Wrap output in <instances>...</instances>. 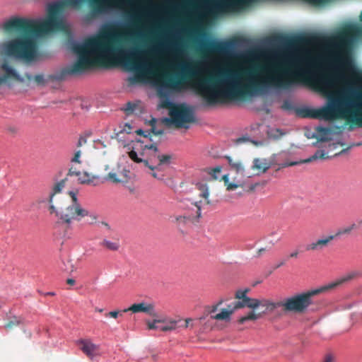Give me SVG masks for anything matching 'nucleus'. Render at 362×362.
<instances>
[{
    "mask_svg": "<svg viewBox=\"0 0 362 362\" xmlns=\"http://www.w3.org/2000/svg\"><path fill=\"white\" fill-rule=\"evenodd\" d=\"M158 148L154 144H146L140 139L132 141L127 146L129 158L135 163L146 167L157 157Z\"/></svg>",
    "mask_w": 362,
    "mask_h": 362,
    "instance_id": "f03ea898",
    "label": "nucleus"
},
{
    "mask_svg": "<svg viewBox=\"0 0 362 362\" xmlns=\"http://www.w3.org/2000/svg\"><path fill=\"white\" fill-rule=\"evenodd\" d=\"M132 129V128L131 125H129V124L127 123L124 124V127L121 130V132H125L126 133L129 134V133H131Z\"/></svg>",
    "mask_w": 362,
    "mask_h": 362,
    "instance_id": "2f4dec72",
    "label": "nucleus"
},
{
    "mask_svg": "<svg viewBox=\"0 0 362 362\" xmlns=\"http://www.w3.org/2000/svg\"><path fill=\"white\" fill-rule=\"evenodd\" d=\"M131 311L133 313H144L151 317H157V312L153 303L141 301L138 303H134L123 312Z\"/></svg>",
    "mask_w": 362,
    "mask_h": 362,
    "instance_id": "9d476101",
    "label": "nucleus"
},
{
    "mask_svg": "<svg viewBox=\"0 0 362 362\" xmlns=\"http://www.w3.org/2000/svg\"><path fill=\"white\" fill-rule=\"evenodd\" d=\"M69 174L70 175H76L78 177V180L81 184L91 185L93 186L98 185L100 182H103L102 177L99 175H93L88 172H80L74 170L73 166L69 168Z\"/></svg>",
    "mask_w": 362,
    "mask_h": 362,
    "instance_id": "1a4fd4ad",
    "label": "nucleus"
},
{
    "mask_svg": "<svg viewBox=\"0 0 362 362\" xmlns=\"http://www.w3.org/2000/svg\"><path fill=\"white\" fill-rule=\"evenodd\" d=\"M222 171V167L220 165L216 166L211 170V175L216 180L218 179Z\"/></svg>",
    "mask_w": 362,
    "mask_h": 362,
    "instance_id": "b1692460",
    "label": "nucleus"
},
{
    "mask_svg": "<svg viewBox=\"0 0 362 362\" xmlns=\"http://www.w3.org/2000/svg\"><path fill=\"white\" fill-rule=\"evenodd\" d=\"M124 176L125 178H127L128 177L127 173H124Z\"/></svg>",
    "mask_w": 362,
    "mask_h": 362,
    "instance_id": "c03bdc74",
    "label": "nucleus"
},
{
    "mask_svg": "<svg viewBox=\"0 0 362 362\" xmlns=\"http://www.w3.org/2000/svg\"><path fill=\"white\" fill-rule=\"evenodd\" d=\"M53 197L54 193H50L49 195V209L51 210V213H54L56 216L58 217V214H60V211H58L53 204Z\"/></svg>",
    "mask_w": 362,
    "mask_h": 362,
    "instance_id": "a878e982",
    "label": "nucleus"
},
{
    "mask_svg": "<svg viewBox=\"0 0 362 362\" xmlns=\"http://www.w3.org/2000/svg\"><path fill=\"white\" fill-rule=\"evenodd\" d=\"M247 289H240L236 291L235 297L241 301L238 302L235 307L238 309L240 308L247 307L250 303V300H255V298H251L247 296Z\"/></svg>",
    "mask_w": 362,
    "mask_h": 362,
    "instance_id": "2eb2a0df",
    "label": "nucleus"
},
{
    "mask_svg": "<svg viewBox=\"0 0 362 362\" xmlns=\"http://www.w3.org/2000/svg\"><path fill=\"white\" fill-rule=\"evenodd\" d=\"M1 85H6L8 86H11V84L8 83V78L7 76L0 77V86Z\"/></svg>",
    "mask_w": 362,
    "mask_h": 362,
    "instance_id": "c756f323",
    "label": "nucleus"
},
{
    "mask_svg": "<svg viewBox=\"0 0 362 362\" xmlns=\"http://www.w3.org/2000/svg\"><path fill=\"white\" fill-rule=\"evenodd\" d=\"M69 201L64 209L60 211L58 218L64 223L70 226L72 221H80L89 215V211L83 207L78 201V192L69 191Z\"/></svg>",
    "mask_w": 362,
    "mask_h": 362,
    "instance_id": "7ed1b4c3",
    "label": "nucleus"
},
{
    "mask_svg": "<svg viewBox=\"0 0 362 362\" xmlns=\"http://www.w3.org/2000/svg\"><path fill=\"white\" fill-rule=\"evenodd\" d=\"M230 167L235 170L236 174L240 175L242 177H235L232 181L230 180L228 175H224L222 178L224 181L225 186L228 191H233L238 187H243L247 183L246 179L244 178L245 171L243 164L240 162H234L231 158H228Z\"/></svg>",
    "mask_w": 362,
    "mask_h": 362,
    "instance_id": "0eeeda50",
    "label": "nucleus"
},
{
    "mask_svg": "<svg viewBox=\"0 0 362 362\" xmlns=\"http://www.w3.org/2000/svg\"><path fill=\"white\" fill-rule=\"evenodd\" d=\"M153 132L157 135L162 134L163 133L162 130H153Z\"/></svg>",
    "mask_w": 362,
    "mask_h": 362,
    "instance_id": "58836bf2",
    "label": "nucleus"
},
{
    "mask_svg": "<svg viewBox=\"0 0 362 362\" xmlns=\"http://www.w3.org/2000/svg\"><path fill=\"white\" fill-rule=\"evenodd\" d=\"M175 61H176V59H175V58H174V57H173V58H170V59H168V62H169V64H170L171 66H173V65H174V64L175 63Z\"/></svg>",
    "mask_w": 362,
    "mask_h": 362,
    "instance_id": "e433bc0d",
    "label": "nucleus"
},
{
    "mask_svg": "<svg viewBox=\"0 0 362 362\" xmlns=\"http://www.w3.org/2000/svg\"><path fill=\"white\" fill-rule=\"evenodd\" d=\"M119 313V311L114 310V311H111V312H109L108 313H107L106 316L116 319L118 317Z\"/></svg>",
    "mask_w": 362,
    "mask_h": 362,
    "instance_id": "7c9ffc66",
    "label": "nucleus"
},
{
    "mask_svg": "<svg viewBox=\"0 0 362 362\" xmlns=\"http://www.w3.org/2000/svg\"><path fill=\"white\" fill-rule=\"evenodd\" d=\"M81 155L82 151L81 149L74 150L71 158H70V161L72 165L74 164H81Z\"/></svg>",
    "mask_w": 362,
    "mask_h": 362,
    "instance_id": "4be33fe9",
    "label": "nucleus"
},
{
    "mask_svg": "<svg viewBox=\"0 0 362 362\" xmlns=\"http://www.w3.org/2000/svg\"><path fill=\"white\" fill-rule=\"evenodd\" d=\"M86 142V140L85 139H79L78 142V146H81L83 143H85Z\"/></svg>",
    "mask_w": 362,
    "mask_h": 362,
    "instance_id": "ea45409f",
    "label": "nucleus"
},
{
    "mask_svg": "<svg viewBox=\"0 0 362 362\" xmlns=\"http://www.w3.org/2000/svg\"><path fill=\"white\" fill-rule=\"evenodd\" d=\"M96 311H98L99 313H102L103 311V310L102 308H98V309H96Z\"/></svg>",
    "mask_w": 362,
    "mask_h": 362,
    "instance_id": "a19ab883",
    "label": "nucleus"
},
{
    "mask_svg": "<svg viewBox=\"0 0 362 362\" xmlns=\"http://www.w3.org/2000/svg\"><path fill=\"white\" fill-rule=\"evenodd\" d=\"M334 235H329L322 238H320L314 242H313L310 245H309L307 247L308 250H320L326 247L331 240L334 239Z\"/></svg>",
    "mask_w": 362,
    "mask_h": 362,
    "instance_id": "dca6fc26",
    "label": "nucleus"
},
{
    "mask_svg": "<svg viewBox=\"0 0 362 362\" xmlns=\"http://www.w3.org/2000/svg\"><path fill=\"white\" fill-rule=\"evenodd\" d=\"M211 44L213 46L214 49L218 52H222L228 45L226 42H221L217 40H212L211 41Z\"/></svg>",
    "mask_w": 362,
    "mask_h": 362,
    "instance_id": "412c9836",
    "label": "nucleus"
},
{
    "mask_svg": "<svg viewBox=\"0 0 362 362\" xmlns=\"http://www.w3.org/2000/svg\"><path fill=\"white\" fill-rule=\"evenodd\" d=\"M171 156L170 155L160 154L157 152V157L153 162H151L150 165H147L146 168L151 170V175L158 180H163V175L159 174L157 172H160L163 170L164 167L170 165Z\"/></svg>",
    "mask_w": 362,
    "mask_h": 362,
    "instance_id": "6e6552de",
    "label": "nucleus"
},
{
    "mask_svg": "<svg viewBox=\"0 0 362 362\" xmlns=\"http://www.w3.org/2000/svg\"><path fill=\"white\" fill-rule=\"evenodd\" d=\"M355 274L356 272L347 274L327 284L291 296L284 301L282 306L289 311L303 313L313 303L312 298L313 296L336 288L344 282L351 279Z\"/></svg>",
    "mask_w": 362,
    "mask_h": 362,
    "instance_id": "f257e3e1",
    "label": "nucleus"
},
{
    "mask_svg": "<svg viewBox=\"0 0 362 362\" xmlns=\"http://www.w3.org/2000/svg\"><path fill=\"white\" fill-rule=\"evenodd\" d=\"M356 146H360V145H362V144L361 143H358V144H356Z\"/></svg>",
    "mask_w": 362,
    "mask_h": 362,
    "instance_id": "a18cd8bd",
    "label": "nucleus"
},
{
    "mask_svg": "<svg viewBox=\"0 0 362 362\" xmlns=\"http://www.w3.org/2000/svg\"><path fill=\"white\" fill-rule=\"evenodd\" d=\"M169 118H163V122L168 126L171 124L187 129L195 122L193 109L186 104L173 107L169 112Z\"/></svg>",
    "mask_w": 362,
    "mask_h": 362,
    "instance_id": "20e7f679",
    "label": "nucleus"
},
{
    "mask_svg": "<svg viewBox=\"0 0 362 362\" xmlns=\"http://www.w3.org/2000/svg\"><path fill=\"white\" fill-rule=\"evenodd\" d=\"M271 167V163L264 158H257L253 160L252 165L251 166L252 170L255 172L253 174L246 173L245 174L244 178L247 179L255 175H260L267 172V170Z\"/></svg>",
    "mask_w": 362,
    "mask_h": 362,
    "instance_id": "9b49d317",
    "label": "nucleus"
},
{
    "mask_svg": "<svg viewBox=\"0 0 362 362\" xmlns=\"http://www.w3.org/2000/svg\"><path fill=\"white\" fill-rule=\"evenodd\" d=\"M327 153H328L326 152L325 150H320V151H317L316 153H315L314 155H313L312 156L309 157L307 159L301 160L300 161L293 162V163L286 164V166L294 165L300 164V163H310L315 160L325 159L328 157Z\"/></svg>",
    "mask_w": 362,
    "mask_h": 362,
    "instance_id": "f3484780",
    "label": "nucleus"
},
{
    "mask_svg": "<svg viewBox=\"0 0 362 362\" xmlns=\"http://www.w3.org/2000/svg\"><path fill=\"white\" fill-rule=\"evenodd\" d=\"M122 174H118L115 172H110L108 175L104 178H102V180L104 181H110L113 183H121L124 182V180L121 177Z\"/></svg>",
    "mask_w": 362,
    "mask_h": 362,
    "instance_id": "6ab92c4d",
    "label": "nucleus"
},
{
    "mask_svg": "<svg viewBox=\"0 0 362 362\" xmlns=\"http://www.w3.org/2000/svg\"><path fill=\"white\" fill-rule=\"evenodd\" d=\"M237 308L234 306L228 305L226 308H222L218 313V305L214 306L210 311L211 318L216 320L229 322L232 314Z\"/></svg>",
    "mask_w": 362,
    "mask_h": 362,
    "instance_id": "f8f14e48",
    "label": "nucleus"
},
{
    "mask_svg": "<svg viewBox=\"0 0 362 362\" xmlns=\"http://www.w3.org/2000/svg\"><path fill=\"white\" fill-rule=\"evenodd\" d=\"M103 244L109 249L110 250H117V245L115 243H112L109 240H104Z\"/></svg>",
    "mask_w": 362,
    "mask_h": 362,
    "instance_id": "c85d7f7f",
    "label": "nucleus"
},
{
    "mask_svg": "<svg viewBox=\"0 0 362 362\" xmlns=\"http://www.w3.org/2000/svg\"><path fill=\"white\" fill-rule=\"evenodd\" d=\"M334 361V357L331 355H327L325 360H324V362H333Z\"/></svg>",
    "mask_w": 362,
    "mask_h": 362,
    "instance_id": "473e14b6",
    "label": "nucleus"
},
{
    "mask_svg": "<svg viewBox=\"0 0 362 362\" xmlns=\"http://www.w3.org/2000/svg\"><path fill=\"white\" fill-rule=\"evenodd\" d=\"M152 320H146L147 328L150 330L160 331V317H155Z\"/></svg>",
    "mask_w": 362,
    "mask_h": 362,
    "instance_id": "aec40b11",
    "label": "nucleus"
},
{
    "mask_svg": "<svg viewBox=\"0 0 362 362\" xmlns=\"http://www.w3.org/2000/svg\"><path fill=\"white\" fill-rule=\"evenodd\" d=\"M192 322V320L191 318H186L184 324H182L181 322L180 323L181 327H179L178 329H187L189 327H192V325L191 324Z\"/></svg>",
    "mask_w": 362,
    "mask_h": 362,
    "instance_id": "cd10ccee",
    "label": "nucleus"
},
{
    "mask_svg": "<svg viewBox=\"0 0 362 362\" xmlns=\"http://www.w3.org/2000/svg\"><path fill=\"white\" fill-rule=\"evenodd\" d=\"M136 132L137 133V134L139 135H143L144 137H147L148 136V134H145L144 132L141 129H137L136 131Z\"/></svg>",
    "mask_w": 362,
    "mask_h": 362,
    "instance_id": "72a5a7b5",
    "label": "nucleus"
},
{
    "mask_svg": "<svg viewBox=\"0 0 362 362\" xmlns=\"http://www.w3.org/2000/svg\"><path fill=\"white\" fill-rule=\"evenodd\" d=\"M248 308L251 309L247 315L242 316L239 322L242 324L247 321H255L262 317L263 315L274 312L279 304L265 298H255V300H250Z\"/></svg>",
    "mask_w": 362,
    "mask_h": 362,
    "instance_id": "39448f33",
    "label": "nucleus"
},
{
    "mask_svg": "<svg viewBox=\"0 0 362 362\" xmlns=\"http://www.w3.org/2000/svg\"><path fill=\"white\" fill-rule=\"evenodd\" d=\"M47 295L54 296V293L50 292V293H47Z\"/></svg>",
    "mask_w": 362,
    "mask_h": 362,
    "instance_id": "37998d69",
    "label": "nucleus"
},
{
    "mask_svg": "<svg viewBox=\"0 0 362 362\" xmlns=\"http://www.w3.org/2000/svg\"><path fill=\"white\" fill-rule=\"evenodd\" d=\"M345 128L332 125L329 127L317 126L315 129V136L320 141H332V146H344L346 138L344 134Z\"/></svg>",
    "mask_w": 362,
    "mask_h": 362,
    "instance_id": "423d86ee",
    "label": "nucleus"
},
{
    "mask_svg": "<svg viewBox=\"0 0 362 362\" xmlns=\"http://www.w3.org/2000/svg\"><path fill=\"white\" fill-rule=\"evenodd\" d=\"M202 195L203 197L207 199L209 197V192L208 189H206L205 191L203 192Z\"/></svg>",
    "mask_w": 362,
    "mask_h": 362,
    "instance_id": "f704fd0d",
    "label": "nucleus"
},
{
    "mask_svg": "<svg viewBox=\"0 0 362 362\" xmlns=\"http://www.w3.org/2000/svg\"><path fill=\"white\" fill-rule=\"evenodd\" d=\"M65 186V180H62L58 182L54 187L52 192L51 193H54V195L56 193L61 192Z\"/></svg>",
    "mask_w": 362,
    "mask_h": 362,
    "instance_id": "393cba45",
    "label": "nucleus"
},
{
    "mask_svg": "<svg viewBox=\"0 0 362 362\" xmlns=\"http://www.w3.org/2000/svg\"><path fill=\"white\" fill-rule=\"evenodd\" d=\"M267 133L269 138L272 139H278L285 134L281 129L275 127H268Z\"/></svg>",
    "mask_w": 362,
    "mask_h": 362,
    "instance_id": "a211bd4d",
    "label": "nucleus"
},
{
    "mask_svg": "<svg viewBox=\"0 0 362 362\" xmlns=\"http://www.w3.org/2000/svg\"><path fill=\"white\" fill-rule=\"evenodd\" d=\"M192 206V209L194 211V214H192L193 217H195L197 218H199L201 217L202 215V205L201 202H195V203H191Z\"/></svg>",
    "mask_w": 362,
    "mask_h": 362,
    "instance_id": "5701e85b",
    "label": "nucleus"
},
{
    "mask_svg": "<svg viewBox=\"0 0 362 362\" xmlns=\"http://www.w3.org/2000/svg\"><path fill=\"white\" fill-rule=\"evenodd\" d=\"M356 226L355 224H351V226H349L347 227H345L340 230H339L337 233V235H342V234H346L349 233L352 230L355 228Z\"/></svg>",
    "mask_w": 362,
    "mask_h": 362,
    "instance_id": "bb28decb",
    "label": "nucleus"
},
{
    "mask_svg": "<svg viewBox=\"0 0 362 362\" xmlns=\"http://www.w3.org/2000/svg\"><path fill=\"white\" fill-rule=\"evenodd\" d=\"M298 255V252L297 250L296 251H293L292 252L291 254H290V257H297Z\"/></svg>",
    "mask_w": 362,
    "mask_h": 362,
    "instance_id": "c9c22d12",
    "label": "nucleus"
},
{
    "mask_svg": "<svg viewBox=\"0 0 362 362\" xmlns=\"http://www.w3.org/2000/svg\"><path fill=\"white\" fill-rule=\"evenodd\" d=\"M66 281H67V284H69L70 285H74L75 284V280L73 279H68Z\"/></svg>",
    "mask_w": 362,
    "mask_h": 362,
    "instance_id": "4c0bfd02",
    "label": "nucleus"
},
{
    "mask_svg": "<svg viewBox=\"0 0 362 362\" xmlns=\"http://www.w3.org/2000/svg\"><path fill=\"white\" fill-rule=\"evenodd\" d=\"M160 332H173L181 327L182 318H172L168 316L160 317Z\"/></svg>",
    "mask_w": 362,
    "mask_h": 362,
    "instance_id": "4468645a",
    "label": "nucleus"
},
{
    "mask_svg": "<svg viewBox=\"0 0 362 362\" xmlns=\"http://www.w3.org/2000/svg\"><path fill=\"white\" fill-rule=\"evenodd\" d=\"M264 250H265V249H264V248H260V249L259 250V252H263V251H264Z\"/></svg>",
    "mask_w": 362,
    "mask_h": 362,
    "instance_id": "79ce46f5",
    "label": "nucleus"
},
{
    "mask_svg": "<svg viewBox=\"0 0 362 362\" xmlns=\"http://www.w3.org/2000/svg\"><path fill=\"white\" fill-rule=\"evenodd\" d=\"M77 344L80 345L81 349L90 358L93 359L100 356L99 345L93 343L90 339H81L77 341Z\"/></svg>",
    "mask_w": 362,
    "mask_h": 362,
    "instance_id": "ddd939ff",
    "label": "nucleus"
}]
</instances>
